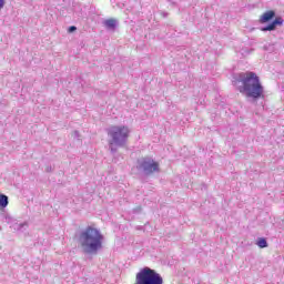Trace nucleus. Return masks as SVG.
<instances>
[{
    "label": "nucleus",
    "instance_id": "obj_1",
    "mask_svg": "<svg viewBox=\"0 0 284 284\" xmlns=\"http://www.w3.org/2000/svg\"><path fill=\"white\" fill-rule=\"evenodd\" d=\"M105 237L99 229L88 226L78 236V243L84 254L97 255L103 250Z\"/></svg>",
    "mask_w": 284,
    "mask_h": 284
},
{
    "label": "nucleus",
    "instance_id": "obj_2",
    "mask_svg": "<svg viewBox=\"0 0 284 284\" xmlns=\"http://www.w3.org/2000/svg\"><path fill=\"white\" fill-rule=\"evenodd\" d=\"M239 81L242 83L240 87L241 94H244L247 99H263L265 88L255 72L246 71L240 73Z\"/></svg>",
    "mask_w": 284,
    "mask_h": 284
},
{
    "label": "nucleus",
    "instance_id": "obj_3",
    "mask_svg": "<svg viewBox=\"0 0 284 284\" xmlns=\"http://www.w3.org/2000/svg\"><path fill=\"white\" fill-rule=\"evenodd\" d=\"M130 132V128L125 125H113L108 129L109 145L113 154L116 152V148H123L128 143Z\"/></svg>",
    "mask_w": 284,
    "mask_h": 284
},
{
    "label": "nucleus",
    "instance_id": "obj_4",
    "mask_svg": "<svg viewBox=\"0 0 284 284\" xmlns=\"http://www.w3.org/2000/svg\"><path fill=\"white\" fill-rule=\"evenodd\" d=\"M135 284H163V277L156 271L145 266L136 274Z\"/></svg>",
    "mask_w": 284,
    "mask_h": 284
},
{
    "label": "nucleus",
    "instance_id": "obj_5",
    "mask_svg": "<svg viewBox=\"0 0 284 284\" xmlns=\"http://www.w3.org/2000/svg\"><path fill=\"white\" fill-rule=\"evenodd\" d=\"M138 170L143 172V174L150 175L154 172H159V162L154 161L152 158H142L138 161Z\"/></svg>",
    "mask_w": 284,
    "mask_h": 284
},
{
    "label": "nucleus",
    "instance_id": "obj_6",
    "mask_svg": "<svg viewBox=\"0 0 284 284\" xmlns=\"http://www.w3.org/2000/svg\"><path fill=\"white\" fill-rule=\"evenodd\" d=\"M283 21H284L283 18L277 17L272 23L260 28V30L261 32H273V30H276V26H283Z\"/></svg>",
    "mask_w": 284,
    "mask_h": 284
},
{
    "label": "nucleus",
    "instance_id": "obj_7",
    "mask_svg": "<svg viewBox=\"0 0 284 284\" xmlns=\"http://www.w3.org/2000/svg\"><path fill=\"white\" fill-rule=\"evenodd\" d=\"M276 17V12L274 11H266L264 12L260 18V23H268V21H272V19Z\"/></svg>",
    "mask_w": 284,
    "mask_h": 284
},
{
    "label": "nucleus",
    "instance_id": "obj_8",
    "mask_svg": "<svg viewBox=\"0 0 284 284\" xmlns=\"http://www.w3.org/2000/svg\"><path fill=\"white\" fill-rule=\"evenodd\" d=\"M12 229L16 230V232H26V230H28V222H23V223H14L12 225Z\"/></svg>",
    "mask_w": 284,
    "mask_h": 284
},
{
    "label": "nucleus",
    "instance_id": "obj_9",
    "mask_svg": "<svg viewBox=\"0 0 284 284\" xmlns=\"http://www.w3.org/2000/svg\"><path fill=\"white\" fill-rule=\"evenodd\" d=\"M103 23L108 30H114L116 28V20L114 19L104 20Z\"/></svg>",
    "mask_w": 284,
    "mask_h": 284
},
{
    "label": "nucleus",
    "instance_id": "obj_10",
    "mask_svg": "<svg viewBox=\"0 0 284 284\" xmlns=\"http://www.w3.org/2000/svg\"><path fill=\"white\" fill-rule=\"evenodd\" d=\"M8 195L0 194V207H8Z\"/></svg>",
    "mask_w": 284,
    "mask_h": 284
},
{
    "label": "nucleus",
    "instance_id": "obj_11",
    "mask_svg": "<svg viewBox=\"0 0 284 284\" xmlns=\"http://www.w3.org/2000/svg\"><path fill=\"white\" fill-rule=\"evenodd\" d=\"M4 221H6V223H8V225H10V227H12V225H14L17 223V220H13L12 216H10V215H6Z\"/></svg>",
    "mask_w": 284,
    "mask_h": 284
},
{
    "label": "nucleus",
    "instance_id": "obj_12",
    "mask_svg": "<svg viewBox=\"0 0 284 284\" xmlns=\"http://www.w3.org/2000/svg\"><path fill=\"white\" fill-rule=\"evenodd\" d=\"M258 247H267V240L266 239H260L256 243Z\"/></svg>",
    "mask_w": 284,
    "mask_h": 284
},
{
    "label": "nucleus",
    "instance_id": "obj_13",
    "mask_svg": "<svg viewBox=\"0 0 284 284\" xmlns=\"http://www.w3.org/2000/svg\"><path fill=\"white\" fill-rule=\"evenodd\" d=\"M68 32L69 33L77 32V27L74 26L69 27Z\"/></svg>",
    "mask_w": 284,
    "mask_h": 284
},
{
    "label": "nucleus",
    "instance_id": "obj_14",
    "mask_svg": "<svg viewBox=\"0 0 284 284\" xmlns=\"http://www.w3.org/2000/svg\"><path fill=\"white\" fill-rule=\"evenodd\" d=\"M3 6H6V0H0V10H2Z\"/></svg>",
    "mask_w": 284,
    "mask_h": 284
},
{
    "label": "nucleus",
    "instance_id": "obj_15",
    "mask_svg": "<svg viewBox=\"0 0 284 284\" xmlns=\"http://www.w3.org/2000/svg\"><path fill=\"white\" fill-rule=\"evenodd\" d=\"M0 232H1V226H0Z\"/></svg>",
    "mask_w": 284,
    "mask_h": 284
}]
</instances>
